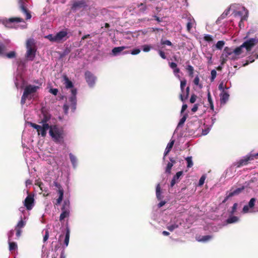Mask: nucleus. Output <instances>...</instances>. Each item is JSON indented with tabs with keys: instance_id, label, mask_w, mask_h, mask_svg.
Instances as JSON below:
<instances>
[{
	"instance_id": "40",
	"label": "nucleus",
	"mask_w": 258,
	"mask_h": 258,
	"mask_svg": "<svg viewBox=\"0 0 258 258\" xmlns=\"http://www.w3.org/2000/svg\"><path fill=\"white\" fill-rule=\"evenodd\" d=\"M255 198H251L249 203H248V206H249V207L251 209L253 208L254 206V205H255Z\"/></svg>"
},
{
	"instance_id": "43",
	"label": "nucleus",
	"mask_w": 258,
	"mask_h": 258,
	"mask_svg": "<svg viewBox=\"0 0 258 258\" xmlns=\"http://www.w3.org/2000/svg\"><path fill=\"white\" fill-rule=\"evenodd\" d=\"M161 188L160 185L158 184L156 187V196L157 199L159 200L161 199L160 198V195H161Z\"/></svg>"
},
{
	"instance_id": "37",
	"label": "nucleus",
	"mask_w": 258,
	"mask_h": 258,
	"mask_svg": "<svg viewBox=\"0 0 258 258\" xmlns=\"http://www.w3.org/2000/svg\"><path fill=\"white\" fill-rule=\"evenodd\" d=\"M178 225L176 224H172L167 226V229L170 231H173L174 229L177 228Z\"/></svg>"
},
{
	"instance_id": "14",
	"label": "nucleus",
	"mask_w": 258,
	"mask_h": 258,
	"mask_svg": "<svg viewBox=\"0 0 258 258\" xmlns=\"http://www.w3.org/2000/svg\"><path fill=\"white\" fill-rule=\"evenodd\" d=\"M87 6V1L86 0H81L74 2L71 9L73 11H76L81 8H85Z\"/></svg>"
},
{
	"instance_id": "58",
	"label": "nucleus",
	"mask_w": 258,
	"mask_h": 258,
	"mask_svg": "<svg viewBox=\"0 0 258 258\" xmlns=\"http://www.w3.org/2000/svg\"><path fill=\"white\" fill-rule=\"evenodd\" d=\"M227 16L223 13L218 18L217 20L216 21V23L218 24L220 21L224 19Z\"/></svg>"
},
{
	"instance_id": "2",
	"label": "nucleus",
	"mask_w": 258,
	"mask_h": 258,
	"mask_svg": "<svg viewBox=\"0 0 258 258\" xmlns=\"http://www.w3.org/2000/svg\"><path fill=\"white\" fill-rule=\"evenodd\" d=\"M49 134L52 140L57 144H63L66 134L63 127L58 125H50Z\"/></svg>"
},
{
	"instance_id": "8",
	"label": "nucleus",
	"mask_w": 258,
	"mask_h": 258,
	"mask_svg": "<svg viewBox=\"0 0 258 258\" xmlns=\"http://www.w3.org/2000/svg\"><path fill=\"white\" fill-rule=\"evenodd\" d=\"M243 46L245 47V50L248 52H250L252 48L258 44V38L254 37H248L244 38V41L243 42Z\"/></svg>"
},
{
	"instance_id": "4",
	"label": "nucleus",
	"mask_w": 258,
	"mask_h": 258,
	"mask_svg": "<svg viewBox=\"0 0 258 258\" xmlns=\"http://www.w3.org/2000/svg\"><path fill=\"white\" fill-rule=\"evenodd\" d=\"M27 51L26 57L29 60H33L36 55V47L33 38H29L26 41Z\"/></svg>"
},
{
	"instance_id": "17",
	"label": "nucleus",
	"mask_w": 258,
	"mask_h": 258,
	"mask_svg": "<svg viewBox=\"0 0 258 258\" xmlns=\"http://www.w3.org/2000/svg\"><path fill=\"white\" fill-rule=\"evenodd\" d=\"M67 35L68 32L67 30L60 31L57 33L55 35L54 40H55V42H60L61 40H66L67 39L69 38Z\"/></svg>"
},
{
	"instance_id": "47",
	"label": "nucleus",
	"mask_w": 258,
	"mask_h": 258,
	"mask_svg": "<svg viewBox=\"0 0 258 258\" xmlns=\"http://www.w3.org/2000/svg\"><path fill=\"white\" fill-rule=\"evenodd\" d=\"M186 84V80H183L181 81L180 82V89L181 92L183 93L184 91V88Z\"/></svg>"
},
{
	"instance_id": "63",
	"label": "nucleus",
	"mask_w": 258,
	"mask_h": 258,
	"mask_svg": "<svg viewBox=\"0 0 258 258\" xmlns=\"http://www.w3.org/2000/svg\"><path fill=\"white\" fill-rule=\"evenodd\" d=\"M53 184H54V185L56 187H57V189H58L57 190H59V189H63V188H62L61 186L60 185V184L58 182H55V181H54V182H53Z\"/></svg>"
},
{
	"instance_id": "39",
	"label": "nucleus",
	"mask_w": 258,
	"mask_h": 258,
	"mask_svg": "<svg viewBox=\"0 0 258 258\" xmlns=\"http://www.w3.org/2000/svg\"><path fill=\"white\" fill-rule=\"evenodd\" d=\"M187 116V114H184L183 116L180 119V121L178 124V126H182L184 124V122L186 119Z\"/></svg>"
},
{
	"instance_id": "18",
	"label": "nucleus",
	"mask_w": 258,
	"mask_h": 258,
	"mask_svg": "<svg viewBox=\"0 0 258 258\" xmlns=\"http://www.w3.org/2000/svg\"><path fill=\"white\" fill-rule=\"evenodd\" d=\"M220 102L221 105H225L228 101L229 98V94L228 90H224L221 92L220 94Z\"/></svg>"
},
{
	"instance_id": "11",
	"label": "nucleus",
	"mask_w": 258,
	"mask_h": 258,
	"mask_svg": "<svg viewBox=\"0 0 258 258\" xmlns=\"http://www.w3.org/2000/svg\"><path fill=\"white\" fill-rule=\"evenodd\" d=\"M61 213L59 216V221L61 222L66 218H68L70 216V202L69 201H64L62 206L61 208Z\"/></svg>"
},
{
	"instance_id": "42",
	"label": "nucleus",
	"mask_w": 258,
	"mask_h": 258,
	"mask_svg": "<svg viewBox=\"0 0 258 258\" xmlns=\"http://www.w3.org/2000/svg\"><path fill=\"white\" fill-rule=\"evenodd\" d=\"M217 75V72L215 70H213L211 71V82L214 81Z\"/></svg>"
},
{
	"instance_id": "57",
	"label": "nucleus",
	"mask_w": 258,
	"mask_h": 258,
	"mask_svg": "<svg viewBox=\"0 0 258 258\" xmlns=\"http://www.w3.org/2000/svg\"><path fill=\"white\" fill-rule=\"evenodd\" d=\"M140 52H141V50L140 49L136 48V49H135L133 50H132V52H131V53L133 55H136V54H139Z\"/></svg>"
},
{
	"instance_id": "49",
	"label": "nucleus",
	"mask_w": 258,
	"mask_h": 258,
	"mask_svg": "<svg viewBox=\"0 0 258 258\" xmlns=\"http://www.w3.org/2000/svg\"><path fill=\"white\" fill-rule=\"evenodd\" d=\"M27 99H28V98L26 95H24V94H23L22 96L21 97V104L22 105H24L26 103V101Z\"/></svg>"
},
{
	"instance_id": "35",
	"label": "nucleus",
	"mask_w": 258,
	"mask_h": 258,
	"mask_svg": "<svg viewBox=\"0 0 258 258\" xmlns=\"http://www.w3.org/2000/svg\"><path fill=\"white\" fill-rule=\"evenodd\" d=\"M186 162H187V168H190L193 166V163L192 161V157H187L185 159Z\"/></svg>"
},
{
	"instance_id": "62",
	"label": "nucleus",
	"mask_w": 258,
	"mask_h": 258,
	"mask_svg": "<svg viewBox=\"0 0 258 258\" xmlns=\"http://www.w3.org/2000/svg\"><path fill=\"white\" fill-rule=\"evenodd\" d=\"M15 230L16 231V236L17 237V239H19L21 235L22 231V230L18 229H15Z\"/></svg>"
},
{
	"instance_id": "6",
	"label": "nucleus",
	"mask_w": 258,
	"mask_h": 258,
	"mask_svg": "<svg viewBox=\"0 0 258 258\" xmlns=\"http://www.w3.org/2000/svg\"><path fill=\"white\" fill-rule=\"evenodd\" d=\"M40 88L39 86L27 85L24 88L23 94L28 98V100L34 99L36 92Z\"/></svg>"
},
{
	"instance_id": "21",
	"label": "nucleus",
	"mask_w": 258,
	"mask_h": 258,
	"mask_svg": "<svg viewBox=\"0 0 258 258\" xmlns=\"http://www.w3.org/2000/svg\"><path fill=\"white\" fill-rule=\"evenodd\" d=\"M58 194L59 195V197L58 199H56V202L55 203V204L56 205H59L61 202L62 201L63 197V189H61L59 190H57Z\"/></svg>"
},
{
	"instance_id": "1",
	"label": "nucleus",
	"mask_w": 258,
	"mask_h": 258,
	"mask_svg": "<svg viewBox=\"0 0 258 258\" xmlns=\"http://www.w3.org/2000/svg\"><path fill=\"white\" fill-rule=\"evenodd\" d=\"M51 115L48 113H43V118H42L40 123L42 124V125H40L33 122H29L30 126L37 130L38 134L41 135L42 137H45L46 136L47 131L50 127V125L47 122L50 119Z\"/></svg>"
},
{
	"instance_id": "60",
	"label": "nucleus",
	"mask_w": 258,
	"mask_h": 258,
	"mask_svg": "<svg viewBox=\"0 0 258 258\" xmlns=\"http://www.w3.org/2000/svg\"><path fill=\"white\" fill-rule=\"evenodd\" d=\"M158 53L160 55V56L163 58V59H166V56L165 55V54L164 53V52H163V51L162 50H159V51H158Z\"/></svg>"
},
{
	"instance_id": "38",
	"label": "nucleus",
	"mask_w": 258,
	"mask_h": 258,
	"mask_svg": "<svg viewBox=\"0 0 258 258\" xmlns=\"http://www.w3.org/2000/svg\"><path fill=\"white\" fill-rule=\"evenodd\" d=\"M6 50V46L2 43H0V55H4Z\"/></svg>"
},
{
	"instance_id": "16",
	"label": "nucleus",
	"mask_w": 258,
	"mask_h": 258,
	"mask_svg": "<svg viewBox=\"0 0 258 258\" xmlns=\"http://www.w3.org/2000/svg\"><path fill=\"white\" fill-rule=\"evenodd\" d=\"M234 50L238 59L245 56L248 52L247 50H245V47L243 46V44L234 48Z\"/></svg>"
},
{
	"instance_id": "59",
	"label": "nucleus",
	"mask_w": 258,
	"mask_h": 258,
	"mask_svg": "<svg viewBox=\"0 0 258 258\" xmlns=\"http://www.w3.org/2000/svg\"><path fill=\"white\" fill-rule=\"evenodd\" d=\"M14 230H12L9 232V234H8L9 241L12 240V238L14 235Z\"/></svg>"
},
{
	"instance_id": "34",
	"label": "nucleus",
	"mask_w": 258,
	"mask_h": 258,
	"mask_svg": "<svg viewBox=\"0 0 258 258\" xmlns=\"http://www.w3.org/2000/svg\"><path fill=\"white\" fill-rule=\"evenodd\" d=\"M25 225V223L22 219L19 221L16 226L15 227V229H22Z\"/></svg>"
},
{
	"instance_id": "50",
	"label": "nucleus",
	"mask_w": 258,
	"mask_h": 258,
	"mask_svg": "<svg viewBox=\"0 0 258 258\" xmlns=\"http://www.w3.org/2000/svg\"><path fill=\"white\" fill-rule=\"evenodd\" d=\"M49 237V231L47 229H46L45 231V235L44 236H43V242H46L48 238Z\"/></svg>"
},
{
	"instance_id": "54",
	"label": "nucleus",
	"mask_w": 258,
	"mask_h": 258,
	"mask_svg": "<svg viewBox=\"0 0 258 258\" xmlns=\"http://www.w3.org/2000/svg\"><path fill=\"white\" fill-rule=\"evenodd\" d=\"M46 38L48 39L51 41L55 42V40H54L55 36H53L52 34L48 35L47 36H46Z\"/></svg>"
},
{
	"instance_id": "56",
	"label": "nucleus",
	"mask_w": 258,
	"mask_h": 258,
	"mask_svg": "<svg viewBox=\"0 0 258 258\" xmlns=\"http://www.w3.org/2000/svg\"><path fill=\"white\" fill-rule=\"evenodd\" d=\"M197 96L195 94H192L190 98V102L191 103H194L196 101Z\"/></svg>"
},
{
	"instance_id": "28",
	"label": "nucleus",
	"mask_w": 258,
	"mask_h": 258,
	"mask_svg": "<svg viewBox=\"0 0 258 258\" xmlns=\"http://www.w3.org/2000/svg\"><path fill=\"white\" fill-rule=\"evenodd\" d=\"M186 70L188 73V75L190 77L192 78L194 77V69L192 66L191 65H187Z\"/></svg>"
},
{
	"instance_id": "15",
	"label": "nucleus",
	"mask_w": 258,
	"mask_h": 258,
	"mask_svg": "<svg viewBox=\"0 0 258 258\" xmlns=\"http://www.w3.org/2000/svg\"><path fill=\"white\" fill-rule=\"evenodd\" d=\"M34 199L33 196L29 195L24 201V205L27 210H31L34 206Z\"/></svg>"
},
{
	"instance_id": "48",
	"label": "nucleus",
	"mask_w": 258,
	"mask_h": 258,
	"mask_svg": "<svg viewBox=\"0 0 258 258\" xmlns=\"http://www.w3.org/2000/svg\"><path fill=\"white\" fill-rule=\"evenodd\" d=\"M249 209L250 208L249 207L248 205H245L242 209V212L243 214H246L248 212H251V211L249 210Z\"/></svg>"
},
{
	"instance_id": "41",
	"label": "nucleus",
	"mask_w": 258,
	"mask_h": 258,
	"mask_svg": "<svg viewBox=\"0 0 258 258\" xmlns=\"http://www.w3.org/2000/svg\"><path fill=\"white\" fill-rule=\"evenodd\" d=\"M183 174V171H180L177 172L176 174L173 176V178L175 179L176 181H178L179 178L181 176H182Z\"/></svg>"
},
{
	"instance_id": "5",
	"label": "nucleus",
	"mask_w": 258,
	"mask_h": 258,
	"mask_svg": "<svg viewBox=\"0 0 258 258\" xmlns=\"http://www.w3.org/2000/svg\"><path fill=\"white\" fill-rule=\"evenodd\" d=\"M223 62H225L228 60H235L238 59L233 48L226 47L224 48L221 55Z\"/></svg>"
},
{
	"instance_id": "23",
	"label": "nucleus",
	"mask_w": 258,
	"mask_h": 258,
	"mask_svg": "<svg viewBox=\"0 0 258 258\" xmlns=\"http://www.w3.org/2000/svg\"><path fill=\"white\" fill-rule=\"evenodd\" d=\"M70 231L68 227L66 228V233L65 235V238L64 240V244L67 246L69 243L70 240Z\"/></svg>"
},
{
	"instance_id": "22",
	"label": "nucleus",
	"mask_w": 258,
	"mask_h": 258,
	"mask_svg": "<svg viewBox=\"0 0 258 258\" xmlns=\"http://www.w3.org/2000/svg\"><path fill=\"white\" fill-rule=\"evenodd\" d=\"M239 218L238 217L232 216H230L227 220L226 223L228 224L235 223L239 221Z\"/></svg>"
},
{
	"instance_id": "10",
	"label": "nucleus",
	"mask_w": 258,
	"mask_h": 258,
	"mask_svg": "<svg viewBox=\"0 0 258 258\" xmlns=\"http://www.w3.org/2000/svg\"><path fill=\"white\" fill-rule=\"evenodd\" d=\"M244 189V186H241L238 188L231 187V189L228 190L225 195L224 200L223 201V203L226 202L228 200L230 199L232 197L237 196L240 194Z\"/></svg>"
},
{
	"instance_id": "7",
	"label": "nucleus",
	"mask_w": 258,
	"mask_h": 258,
	"mask_svg": "<svg viewBox=\"0 0 258 258\" xmlns=\"http://www.w3.org/2000/svg\"><path fill=\"white\" fill-rule=\"evenodd\" d=\"M248 11L244 8L242 7L241 10L238 11H234L233 15L234 17L240 19L239 23V26L241 28L243 26V22L246 20L248 17Z\"/></svg>"
},
{
	"instance_id": "33",
	"label": "nucleus",
	"mask_w": 258,
	"mask_h": 258,
	"mask_svg": "<svg viewBox=\"0 0 258 258\" xmlns=\"http://www.w3.org/2000/svg\"><path fill=\"white\" fill-rule=\"evenodd\" d=\"M9 250H15L17 248V244L16 243L14 242H11V241H9Z\"/></svg>"
},
{
	"instance_id": "13",
	"label": "nucleus",
	"mask_w": 258,
	"mask_h": 258,
	"mask_svg": "<svg viewBox=\"0 0 258 258\" xmlns=\"http://www.w3.org/2000/svg\"><path fill=\"white\" fill-rule=\"evenodd\" d=\"M85 78L87 84L90 87L94 86L96 80V77L90 71L85 73Z\"/></svg>"
},
{
	"instance_id": "26",
	"label": "nucleus",
	"mask_w": 258,
	"mask_h": 258,
	"mask_svg": "<svg viewBox=\"0 0 258 258\" xmlns=\"http://www.w3.org/2000/svg\"><path fill=\"white\" fill-rule=\"evenodd\" d=\"M125 48H126L125 46L116 47L112 49V53L114 55H115L118 53L120 52L121 51H122L123 50H124Z\"/></svg>"
},
{
	"instance_id": "64",
	"label": "nucleus",
	"mask_w": 258,
	"mask_h": 258,
	"mask_svg": "<svg viewBox=\"0 0 258 258\" xmlns=\"http://www.w3.org/2000/svg\"><path fill=\"white\" fill-rule=\"evenodd\" d=\"M169 64L170 67L172 69L176 68V67H177V64L173 62H169Z\"/></svg>"
},
{
	"instance_id": "52",
	"label": "nucleus",
	"mask_w": 258,
	"mask_h": 258,
	"mask_svg": "<svg viewBox=\"0 0 258 258\" xmlns=\"http://www.w3.org/2000/svg\"><path fill=\"white\" fill-rule=\"evenodd\" d=\"M205 179H206V176L205 175H203L200 178V180H199V185L200 186L202 185L204 183Z\"/></svg>"
},
{
	"instance_id": "9",
	"label": "nucleus",
	"mask_w": 258,
	"mask_h": 258,
	"mask_svg": "<svg viewBox=\"0 0 258 258\" xmlns=\"http://www.w3.org/2000/svg\"><path fill=\"white\" fill-rule=\"evenodd\" d=\"M258 157V152L256 154H252L251 153H249L246 156L243 157L239 161L235 163V165L237 167H240L241 166L245 165L247 164L249 161H251L254 159V158Z\"/></svg>"
},
{
	"instance_id": "46",
	"label": "nucleus",
	"mask_w": 258,
	"mask_h": 258,
	"mask_svg": "<svg viewBox=\"0 0 258 258\" xmlns=\"http://www.w3.org/2000/svg\"><path fill=\"white\" fill-rule=\"evenodd\" d=\"M218 88L221 91V92L224 91V90H228V89H229V88L226 87V86H224V84H223V82H221L219 86H218Z\"/></svg>"
},
{
	"instance_id": "3",
	"label": "nucleus",
	"mask_w": 258,
	"mask_h": 258,
	"mask_svg": "<svg viewBox=\"0 0 258 258\" xmlns=\"http://www.w3.org/2000/svg\"><path fill=\"white\" fill-rule=\"evenodd\" d=\"M64 80V84L67 89H71V96L69 98V101L70 102V107L72 111H74L76 109L77 105V89L74 88V85L72 82L70 80L67 76H64L63 77Z\"/></svg>"
},
{
	"instance_id": "27",
	"label": "nucleus",
	"mask_w": 258,
	"mask_h": 258,
	"mask_svg": "<svg viewBox=\"0 0 258 258\" xmlns=\"http://www.w3.org/2000/svg\"><path fill=\"white\" fill-rule=\"evenodd\" d=\"M258 58V54H254L252 55H251L248 57L247 62L244 64V66H246L248 64L249 62L251 63L253 62L255 60V59Z\"/></svg>"
},
{
	"instance_id": "51",
	"label": "nucleus",
	"mask_w": 258,
	"mask_h": 258,
	"mask_svg": "<svg viewBox=\"0 0 258 258\" xmlns=\"http://www.w3.org/2000/svg\"><path fill=\"white\" fill-rule=\"evenodd\" d=\"M238 204L237 203H235L233 204L231 211L230 212V214L233 215L236 211L237 208Z\"/></svg>"
},
{
	"instance_id": "20",
	"label": "nucleus",
	"mask_w": 258,
	"mask_h": 258,
	"mask_svg": "<svg viewBox=\"0 0 258 258\" xmlns=\"http://www.w3.org/2000/svg\"><path fill=\"white\" fill-rule=\"evenodd\" d=\"M175 141L174 140H171L170 142L167 144V146L165 149V151L164 153V158L167 156L168 153L170 152L174 144Z\"/></svg>"
},
{
	"instance_id": "44",
	"label": "nucleus",
	"mask_w": 258,
	"mask_h": 258,
	"mask_svg": "<svg viewBox=\"0 0 258 258\" xmlns=\"http://www.w3.org/2000/svg\"><path fill=\"white\" fill-rule=\"evenodd\" d=\"M173 165H172V163H168L167 165L165 172L168 173H171V170Z\"/></svg>"
},
{
	"instance_id": "55",
	"label": "nucleus",
	"mask_w": 258,
	"mask_h": 258,
	"mask_svg": "<svg viewBox=\"0 0 258 258\" xmlns=\"http://www.w3.org/2000/svg\"><path fill=\"white\" fill-rule=\"evenodd\" d=\"M143 51L145 52H148L151 49V46L148 45H145L143 46Z\"/></svg>"
},
{
	"instance_id": "12",
	"label": "nucleus",
	"mask_w": 258,
	"mask_h": 258,
	"mask_svg": "<svg viewBox=\"0 0 258 258\" xmlns=\"http://www.w3.org/2000/svg\"><path fill=\"white\" fill-rule=\"evenodd\" d=\"M28 0H18V4L21 11L26 15V20L30 19L31 15L28 9H27V3Z\"/></svg>"
},
{
	"instance_id": "32",
	"label": "nucleus",
	"mask_w": 258,
	"mask_h": 258,
	"mask_svg": "<svg viewBox=\"0 0 258 258\" xmlns=\"http://www.w3.org/2000/svg\"><path fill=\"white\" fill-rule=\"evenodd\" d=\"M138 8H140L139 12L141 13H144L147 10V6L144 3H140L137 5Z\"/></svg>"
},
{
	"instance_id": "31",
	"label": "nucleus",
	"mask_w": 258,
	"mask_h": 258,
	"mask_svg": "<svg viewBox=\"0 0 258 258\" xmlns=\"http://www.w3.org/2000/svg\"><path fill=\"white\" fill-rule=\"evenodd\" d=\"M225 44V42L224 41H222V40H221V41H218L216 44L215 45V46H213V47H215L216 48H217V49H221L224 45Z\"/></svg>"
},
{
	"instance_id": "30",
	"label": "nucleus",
	"mask_w": 258,
	"mask_h": 258,
	"mask_svg": "<svg viewBox=\"0 0 258 258\" xmlns=\"http://www.w3.org/2000/svg\"><path fill=\"white\" fill-rule=\"evenodd\" d=\"M4 56H6L8 58H15L16 56V53L14 51H12L9 53H5V51L4 52V54L3 55Z\"/></svg>"
},
{
	"instance_id": "29",
	"label": "nucleus",
	"mask_w": 258,
	"mask_h": 258,
	"mask_svg": "<svg viewBox=\"0 0 258 258\" xmlns=\"http://www.w3.org/2000/svg\"><path fill=\"white\" fill-rule=\"evenodd\" d=\"M235 7H236L235 4L231 5L228 9L225 10V11L223 12V13L227 16L229 14L230 11H233L232 13L234 11H236L235 10Z\"/></svg>"
},
{
	"instance_id": "25",
	"label": "nucleus",
	"mask_w": 258,
	"mask_h": 258,
	"mask_svg": "<svg viewBox=\"0 0 258 258\" xmlns=\"http://www.w3.org/2000/svg\"><path fill=\"white\" fill-rule=\"evenodd\" d=\"M196 239L199 242H205L210 239L209 235L201 236L199 235L196 237Z\"/></svg>"
},
{
	"instance_id": "36",
	"label": "nucleus",
	"mask_w": 258,
	"mask_h": 258,
	"mask_svg": "<svg viewBox=\"0 0 258 258\" xmlns=\"http://www.w3.org/2000/svg\"><path fill=\"white\" fill-rule=\"evenodd\" d=\"M69 157L72 163L75 166L77 162L76 157L72 153L69 154Z\"/></svg>"
},
{
	"instance_id": "61",
	"label": "nucleus",
	"mask_w": 258,
	"mask_h": 258,
	"mask_svg": "<svg viewBox=\"0 0 258 258\" xmlns=\"http://www.w3.org/2000/svg\"><path fill=\"white\" fill-rule=\"evenodd\" d=\"M200 79L198 76L196 77L194 80V83L195 85H199Z\"/></svg>"
},
{
	"instance_id": "24",
	"label": "nucleus",
	"mask_w": 258,
	"mask_h": 258,
	"mask_svg": "<svg viewBox=\"0 0 258 258\" xmlns=\"http://www.w3.org/2000/svg\"><path fill=\"white\" fill-rule=\"evenodd\" d=\"M194 20L191 19L190 18L188 19V22L186 24V29L188 32H190L191 29L192 28L194 25Z\"/></svg>"
},
{
	"instance_id": "19",
	"label": "nucleus",
	"mask_w": 258,
	"mask_h": 258,
	"mask_svg": "<svg viewBox=\"0 0 258 258\" xmlns=\"http://www.w3.org/2000/svg\"><path fill=\"white\" fill-rule=\"evenodd\" d=\"M22 22H24V20L22 18L20 17H13L6 20L4 22V24L6 27H11L10 24L11 23H19Z\"/></svg>"
},
{
	"instance_id": "53",
	"label": "nucleus",
	"mask_w": 258,
	"mask_h": 258,
	"mask_svg": "<svg viewBox=\"0 0 258 258\" xmlns=\"http://www.w3.org/2000/svg\"><path fill=\"white\" fill-rule=\"evenodd\" d=\"M49 92L54 95H56L58 93V89L56 88H51L49 90Z\"/></svg>"
},
{
	"instance_id": "45",
	"label": "nucleus",
	"mask_w": 258,
	"mask_h": 258,
	"mask_svg": "<svg viewBox=\"0 0 258 258\" xmlns=\"http://www.w3.org/2000/svg\"><path fill=\"white\" fill-rule=\"evenodd\" d=\"M161 44L162 45H167L168 46H171L172 45L171 42L168 40H161Z\"/></svg>"
}]
</instances>
